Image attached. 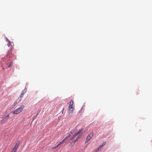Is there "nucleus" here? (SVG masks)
I'll return each instance as SVG.
<instances>
[{
  "instance_id": "12",
  "label": "nucleus",
  "mask_w": 152,
  "mask_h": 152,
  "mask_svg": "<svg viewBox=\"0 0 152 152\" xmlns=\"http://www.w3.org/2000/svg\"><path fill=\"white\" fill-rule=\"evenodd\" d=\"M75 142V141L71 142L70 144V146H73L74 145Z\"/></svg>"
},
{
  "instance_id": "19",
  "label": "nucleus",
  "mask_w": 152,
  "mask_h": 152,
  "mask_svg": "<svg viewBox=\"0 0 152 152\" xmlns=\"http://www.w3.org/2000/svg\"><path fill=\"white\" fill-rule=\"evenodd\" d=\"M4 121V119L0 121V124L3 123Z\"/></svg>"
},
{
  "instance_id": "23",
  "label": "nucleus",
  "mask_w": 152,
  "mask_h": 152,
  "mask_svg": "<svg viewBox=\"0 0 152 152\" xmlns=\"http://www.w3.org/2000/svg\"><path fill=\"white\" fill-rule=\"evenodd\" d=\"M99 149H99V148H98L97 150H96V152H98V151H99Z\"/></svg>"
},
{
  "instance_id": "20",
  "label": "nucleus",
  "mask_w": 152,
  "mask_h": 152,
  "mask_svg": "<svg viewBox=\"0 0 152 152\" xmlns=\"http://www.w3.org/2000/svg\"><path fill=\"white\" fill-rule=\"evenodd\" d=\"M102 146H102V145H101L99 147V149H100L101 148Z\"/></svg>"
},
{
  "instance_id": "3",
  "label": "nucleus",
  "mask_w": 152,
  "mask_h": 152,
  "mask_svg": "<svg viewBox=\"0 0 152 152\" xmlns=\"http://www.w3.org/2000/svg\"><path fill=\"white\" fill-rule=\"evenodd\" d=\"M19 144L16 143L14 147L13 148L11 151L12 152H16L17 151V149L18 147Z\"/></svg>"
},
{
  "instance_id": "15",
  "label": "nucleus",
  "mask_w": 152,
  "mask_h": 152,
  "mask_svg": "<svg viewBox=\"0 0 152 152\" xmlns=\"http://www.w3.org/2000/svg\"><path fill=\"white\" fill-rule=\"evenodd\" d=\"M12 64H13V62H10L9 65L8 66V67H9V68L10 67L12 66Z\"/></svg>"
},
{
  "instance_id": "7",
  "label": "nucleus",
  "mask_w": 152,
  "mask_h": 152,
  "mask_svg": "<svg viewBox=\"0 0 152 152\" xmlns=\"http://www.w3.org/2000/svg\"><path fill=\"white\" fill-rule=\"evenodd\" d=\"M77 130V129H75L73 130L71 132L69 133L70 134H71V135L74 133L75 132H76Z\"/></svg>"
},
{
  "instance_id": "16",
  "label": "nucleus",
  "mask_w": 152,
  "mask_h": 152,
  "mask_svg": "<svg viewBox=\"0 0 152 152\" xmlns=\"http://www.w3.org/2000/svg\"><path fill=\"white\" fill-rule=\"evenodd\" d=\"M83 129H80L79 131L76 133L77 135L80 133V132L83 131Z\"/></svg>"
},
{
  "instance_id": "6",
  "label": "nucleus",
  "mask_w": 152,
  "mask_h": 152,
  "mask_svg": "<svg viewBox=\"0 0 152 152\" xmlns=\"http://www.w3.org/2000/svg\"><path fill=\"white\" fill-rule=\"evenodd\" d=\"M23 94H21L20 97H19L18 99H19V100L18 101V100H17L16 101V103H17V102H19V101H21V98L23 97Z\"/></svg>"
},
{
  "instance_id": "22",
  "label": "nucleus",
  "mask_w": 152,
  "mask_h": 152,
  "mask_svg": "<svg viewBox=\"0 0 152 152\" xmlns=\"http://www.w3.org/2000/svg\"><path fill=\"white\" fill-rule=\"evenodd\" d=\"M64 110V108H63V110H62V111H61V112H62V113H63Z\"/></svg>"
},
{
  "instance_id": "24",
  "label": "nucleus",
  "mask_w": 152,
  "mask_h": 152,
  "mask_svg": "<svg viewBox=\"0 0 152 152\" xmlns=\"http://www.w3.org/2000/svg\"><path fill=\"white\" fill-rule=\"evenodd\" d=\"M24 92L23 93V91L22 92L21 94H23V95L24 94Z\"/></svg>"
},
{
  "instance_id": "10",
  "label": "nucleus",
  "mask_w": 152,
  "mask_h": 152,
  "mask_svg": "<svg viewBox=\"0 0 152 152\" xmlns=\"http://www.w3.org/2000/svg\"><path fill=\"white\" fill-rule=\"evenodd\" d=\"M66 140L64 139L61 142H60L57 145L58 146H59L62 143H63Z\"/></svg>"
},
{
  "instance_id": "1",
  "label": "nucleus",
  "mask_w": 152,
  "mask_h": 152,
  "mask_svg": "<svg viewBox=\"0 0 152 152\" xmlns=\"http://www.w3.org/2000/svg\"><path fill=\"white\" fill-rule=\"evenodd\" d=\"M24 107V106L23 105H21L18 108L14 111H12L10 113L15 114H18L23 110Z\"/></svg>"
},
{
  "instance_id": "4",
  "label": "nucleus",
  "mask_w": 152,
  "mask_h": 152,
  "mask_svg": "<svg viewBox=\"0 0 152 152\" xmlns=\"http://www.w3.org/2000/svg\"><path fill=\"white\" fill-rule=\"evenodd\" d=\"M85 133V132H83L82 133V134H80L79 136H78L77 137L76 139L75 140V142L76 141H78L81 138V137L83 136V134H84Z\"/></svg>"
},
{
  "instance_id": "13",
  "label": "nucleus",
  "mask_w": 152,
  "mask_h": 152,
  "mask_svg": "<svg viewBox=\"0 0 152 152\" xmlns=\"http://www.w3.org/2000/svg\"><path fill=\"white\" fill-rule=\"evenodd\" d=\"M77 135L76 134H74V135H73L71 137V138L70 139V140H72V139H73L76 136H77Z\"/></svg>"
},
{
  "instance_id": "8",
  "label": "nucleus",
  "mask_w": 152,
  "mask_h": 152,
  "mask_svg": "<svg viewBox=\"0 0 152 152\" xmlns=\"http://www.w3.org/2000/svg\"><path fill=\"white\" fill-rule=\"evenodd\" d=\"M10 113H9L7 115L4 119V121H7L8 120L7 118H9L10 116L9 115Z\"/></svg>"
},
{
  "instance_id": "11",
  "label": "nucleus",
  "mask_w": 152,
  "mask_h": 152,
  "mask_svg": "<svg viewBox=\"0 0 152 152\" xmlns=\"http://www.w3.org/2000/svg\"><path fill=\"white\" fill-rule=\"evenodd\" d=\"M71 136V134L69 133L68 135L64 138L66 140L68 138H69Z\"/></svg>"
},
{
  "instance_id": "2",
  "label": "nucleus",
  "mask_w": 152,
  "mask_h": 152,
  "mask_svg": "<svg viewBox=\"0 0 152 152\" xmlns=\"http://www.w3.org/2000/svg\"><path fill=\"white\" fill-rule=\"evenodd\" d=\"M94 132H92L87 136L85 141V143H87L94 136Z\"/></svg>"
},
{
  "instance_id": "17",
  "label": "nucleus",
  "mask_w": 152,
  "mask_h": 152,
  "mask_svg": "<svg viewBox=\"0 0 152 152\" xmlns=\"http://www.w3.org/2000/svg\"><path fill=\"white\" fill-rule=\"evenodd\" d=\"M7 45H8V46L9 47H10V46H12L11 43L10 41L9 42H8Z\"/></svg>"
},
{
  "instance_id": "25",
  "label": "nucleus",
  "mask_w": 152,
  "mask_h": 152,
  "mask_svg": "<svg viewBox=\"0 0 152 152\" xmlns=\"http://www.w3.org/2000/svg\"><path fill=\"white\" fill-rule=\"evenodd\" d=\"M38 114V113H37V115H36V116H35V117H36L37 115Z\"/></svg>"
},
{
  "instance_id": "18",
  "label": "nucleus",
  "mask_w": 152,
  "mask_h": 152,
  "mask_svg": "<svg viewBox=\"0 0 152 152\" xmlns=\"http://www.w3.org/2000/svg\"><path fill=\"white\" fill-rule=\"evenodd\" d=\"M106 141H104V142L102 144V146H103L104 145H105V144H106Z\"/></svg>"
},
{
  "instance_id": "9",
  "label": "nucleus",
  "mask_w": 152,
  "mask_h": 152,
  "mask_svg": "<svg viewBox=\"0 0 152 152\" xmlns=\"http://www.w3.org/2000/svg\"><path fill=\"white\" fill-rule=\"evenodd\" d=\"M73 100H71L69 105V107H73Z\"/></svg>"
},
{
  "instance_id": "21",
  "label": "nucleus",
  "mask_w": 152,
  "mask_h": 152,
  "mask_svg": "<svg viewBox=\"0 0 152 152\" xmlns=\"http://www.w3.org/2000/svg\"><path fill=\"white\" fill-rule=\"evenodd\" d=\"M6 40L8 42H9L10 41V40H9L8 38L7 37L6 38Z\"/></svg>"
},
{
  "instance_id": "5",
  "label": "nucleus",
  "mask_w": 152,
  "mask_h": 152,
  "mask_svg": "<svg viewBox=\"0 0 152 152\" xmlns=\"http://www.w3.org/2000/svg\"><path fill=\"white\" fill-rule=\"evenodd\" d=\"M74 110V108L73 107H69V113L72 114L73 113Z\"/></svg>"
},
{
  "instance_id": "14",
  "label": "nucleus",
  "mask_w": 152,
  "mask_h": 152,
  "mask_svg": "<svg viewBox=\"0 0 152 152\" xmlns=\"http://www.w3.org/2000/svg\"><path fill=\"white\" fill-rule=\"evenodd\" d=\"M58 145H57L55 147H53V148H51V151H52L53 150H54V149H56V148H57V147H58Z\"/></svg>"
}]
</instances>
